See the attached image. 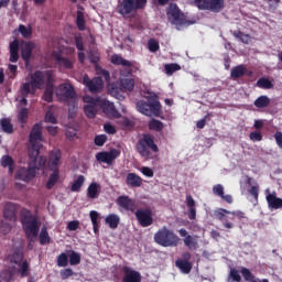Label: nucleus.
Listing matches in <instances>:
<instances>
[{"label": "nucleus", "instance_id": "7", "mask_svg": "<svg viewBox=\"0 0 282 282\" xmlns=\"http://www.w3.org/2000/svg\"><path fill=\"white\" fill-rule=\"evenodd\" d=\"M36 177V165L29 163V166H21L17 170L14 180L30 184Z\"/></svg>", "mask_w": 282, "mask_h": 282}, {"label": "nucleus", "instance_id": "40", "mask_svg": "<svg viewBox=\"0 0 282 282\" xmlns=\"http://www.w3.org/2000/svg\"><path fill=\"white\" fill-rule=\"evenodd\" d=\"M149 129L150 131H156L158 133H160V131L164 129V123L158 119H152L149 122Z\"/></svg>", "mask_w": 282, "mask_h": 282}, {"label": "nucleus", "instance_id": "51", "mask_svg": "<svg viewBox=\"0 0 282 282\" xmlns=\"http://www.w3.org/2000/svg\"><path fill=\"white\" fill-rule=\"evenodd\" d=\"M69 264L70 265H78L80 263V253L70 250L69 251Z\"/></svg>", "mask_w": 282, "mask_h": 282}, {"label": "nucleus", "instance_id": "9", "mask_svg": "<svg viewBox=\"0 0 282 282\" xmlns=\"http://www.w3.org/2000/svg\"><path fill=\"white\" fill-rule=\"evenodd\" d=\"M57 97L59 100H65L66 102L69 100L76 102V90H74L72 84H62L57 88Z\"/></svg>", "mask_w": 282, "mask_h": 282}, {"label": "nucleus", "instance_id": "54", "mask_svg": "<svg viewBox=\"0 0 282 282\" xmlns=\"http://www.w3.org/2000/svg\"><path fill=\"white\" fill-rule=\"evenodd\" d=\"M30 113V110L28 108H21L19 113H18V119L22 124H25L28 122V116Z\"/></svg>", "mask_w": 282, "mask_h": 282}, {"label": "nucleus", "instance_id": "32", "mask_svg": "<svg viewBox=\"0 0 282 282\" xmlns=\"http://www.w3.org/2000/svg\"><path fill=\"white\" fill-rule=\"evenodd\" d=\"M21 221L22 227L28 226V224H32V221H36V216L32 215V212L29 209H23L21 212Z\"/></svg>", "mask_w": 282, "mask_h": 282}, {"label": "nucleus", "instance_id": "38", "mask_svg": "<svg viewBox=\"0 0 282 282\" xmlns=\"http://www.w3.org/2000/svg\"><path fill=\"white\" fill-rule=\"evenodd\" d=\"M184 246L188 248V250H197V239L193 236L188 235L183 239Z\"/></svg>", "mask_w": 282, "mask_h": 282}, {"label": "nucleus", "instance_id": "45", "mask_svg": "<svg viewBox=\"0 0 282 282\" xmlns=\"http://www.w3.org/2000/svg\"><path fill=\"white\" fill-rule=\"evenodd\" d=\"M257 86L260 87V89H272L274 84H272L270 79L262 77L258 79Z\"/></svg>", "mask_w": 282, "mask_h": 282}, {"label": "nucleus", "instance_id": "50", "mask_svg": "<svg viewBox=\"0 0 282 282\" xmlns=\"http://www.w3.org/2000/svg\"><path fill=\"white\" fill-rule=\"evenodd\" d=\"M234 36L235 39H239L241 41V43H245V45H248V43H250V36L243 32H241L240 30L234 31Z\"/></svg>", "mask_w": 282, "mask_h": 282}, {"label": "nucleus", "instance_id": "48", "mask_svg": "<svg viewBox=\"0 0 282 282\" xmlns=\"http://www.w3.org/2000/svg\"><path fill=\"white\" fill-rule=\"evenodd\" d=\"M88 58L95 67H98V63H100V53L97 50H91L88 54Z\"/></svg>", "mask_w": 282, "mask_h": 282}, {"label": "nucleus", "instance_id": "33", "mask_svg": "<svg viewBox=\"0 0 282 282\" xmlns=\"http://www.w3.org/2000/svg\"><path fill=\"white\" fill-rule=\"evenodd\" d=\"M175 265L181 270V272H183V274H191V270H193V264L188 261L176 260Z\"/></svg>", "mask_w": 282, "mask_h": 282}, {"label": "nucleus", "instance_id": "63", "mask_svg": "<svg viewBox=\"0 0 282 282\" xmlns=\"http://www.w3.org/2000/svg\"><path fill=\"white\" fill-rule=\"evenodd\" d=\"M28 270H30V264L25 260V261L22 262V265H21V268L19 270L21 276H28V274H29Z\"/></svg>", "mask_w": 282, "mask_h": 282}, {"label": "nucleus", "instance_id": "34", "mask_svg": "<svg viewBox=\"0 0 282 282\" xmlns=\"http://www.w3.org/2000/svg\"><path fill=\"white\" fill-rule=\"evenodd\" d=\"M105 223L108 224L109 228L116 230L120 224V216L116 214H110L106 217Z\"/></svg>", "mask_w": 282, "mask_h": 282}, {"label": "nucleus", "instance_id": "30", "mask_svg": "<svg viewBox=\"0 0 282 282\" xmlns=\"http://www.w3.org/2000/svg\"><path fill=\"white\" fill-rule=\"evenodd\" d=\"M53 173L50 174L48 181L46 183L47 191H52L56 184H58V180L61 178V171L59 170H51Z\"/></svg>", "mask_w": 282, "mask_h": 282}, {"label": "nucleus", "instance_id": "12", "mask_svg": "<svg viewBox=\"0 0 282 282\" xmlns=\"http://www.w3.org/2000/svg\"><path fill=\"white\" fill-rule=\"evenodd\" d=\"M134 215L142 228H149V226H153V212H151V209H137Z\"/></svg>", "mask_w": 282, "mask_h": 282}, {"label": "nucleus", "instance_id": "47", "mask_svg": "<svg viewBox=\"0 0 282 282\" xmlns=\"http://www.w3.org/2000/svg\"><path fill=\"white\" fill-rule=\"evenodd\" d=\"M57 265L58 268H67V265H69V256H67L65 252H62L57 257Z\"/></svg>", "mask_w": 282, "mask_h": 282}, {"label": "nucleus", "instance_id": "39", "mask_svg": "<svg viewBox=\"0 0 282 282\" xmlns=\"http://www.w3.org/2000/svg\"><path fill=\"white\" fill-rule=\"evenodd\" d=\"M0 126L4 133H14V127L12 126V122L9 121V119H1Z\"/></svg>", "mask_w": 282, "mask_h": 282}, {"label": "nucleus", "instance_id": "61", "mask_svg": "<svg viewBox=\"0 0 282 282\" xmlns=\"http://www.w3.org/2000/svg\"><path fill=\"white\" fill-rule=\"evenodd\" d=\"M213 117V112H208L203 119L198 120L196 123L197 129H204L206 127V121Z\"/></svg>", "mask_w": 282, "mask_h": 282}, {"label": "nucleus", "instance_id": "3", "mask_svg": "<svg viewBox=\"0 0 282 282\" xmlns=\"http://www.w3.org/2000/svg\"><path fill=\"white\" fill-rule=\"evenodd\" d=\"M137 109L143 116H155V118H160L162 115V105L156 99H151L149 101L139 100L137 102Z\"/></svg>", "mask_w": 282, "mask_h": 282}, {"label": "nucleus", "instance_id": "36", "mask_svg": "<svg viewBox=\"0 0 282 282\" xmlns=\"http://www.w3.org/2000/svg\"><path fill=\"white\" fill-rule=\"evenodd\" d=\"M36 88L31 84V82H26L21 85L20 94L21 96H30V94H35Z\"/></svg>", "mask_w": 282, "mask_h": 282}, {"label": "nucleus", "instance_id": "49", "mask_svg": "<svg viewBox=\"0 0 282 282\" xmlns=\"http://www.w3.org/2000/svg\"><path fill=\"white\" fill-rule=\"evenodd\" d=\"M76 25L80 32H85L86 22H85V14L83 12H77Z\"/></svg>", "mask_w": 282, "mask_h": 282}, {"label": "nucleus", "instance_id": "27", "mask_svg": "<svg viewBox=\"0 0 282 282\" xmlns=\"http://www.w3.org/2000/svg\"><path fill=\"white\" fill-rule=\"evenodd\" d=\"M126 184L130 186V188H140V186H142V177L135 173H128Z\"/></svg>", "mask_w": 282, "mask_h": 282}, {"label": "nucleus", "instance_id": "18", "mask_svg": "<svg viewBox=\"0 0 282 282\" xmlns=\"http://www.w3.org/2000/svg\"><path fill=\"white\" fill-rule=\"evenodd\" d=\"M30 144H41L43 142V126L41 123H35L29 135Z\"/></svg>", "mask_w": 282, "mask_h": 282}, {"label": "nucleus", "instance_id": "31", "mask_svg": "<svg viewBox=\"0 0 282 282\" xmlns=\"http://www.w3.org/2000/svg\"><path fill=\"white\" fill-rule=\"evenodd\" d=\"M100 188V185L96 182L90 183V185L87 188V198L88 199H98V195H100V192L98 191Z\"/></svg>", "mask_w": 282, "mask_h": 282}, {"label": "nucleus", "instance_id": "16", "mask_svg": "<svg viewBox=\"0 0 282 282\" xmlns=\"http://www.w3.org/2000/svg\"><path fill=\"white\" fill-rule=\"evenodd\" d=\"M214 215H215L216 219H218V221H221L224 228H227L228 230L235 228V224H232L228 220L231 217V216H228V215H230V210L219 208L218 210H216L214 213Z\"/></svg>", "mask_w": 282, "mask_h": 282}, {"label": "nucleus", "instance_id": "41", "mask_svg": "<svg viewBox=\"0 0 282 282\" xmlns=\"http://www.w3.org/2000/svg\"><path fill=\"white\" fill-rule=\"evenodd\" d=\"M39 237H40L41 246H47V243H50L51 238H50V234L47 232V227H42Z\"/></svg>", "mask_w": 282, "mask_h": 282}, {"label": "nucleus", "instance_id": "13", "mask_svg": "<svg viewBox=\"0 0 282 282\" xmlns=\"http://www.w3.org/2000/svg\"><path fill=\"white\" fill-rule=\"evenodd\" d=\"M83 84L86 85L87 89L91 91V94H98V91H102V87H105V83L100 77L89 78V75H84Z\"/></svg>", "mask_w": 282, "mask_h": 282}, {"label": "nucleus", "instance_id": "4", "mask_svg": "<svg viewBox=\"0 0 282 282\" xmlns=\"http://www.w3.org/2000/svg\"><path fill=\"white\" fill-rule=\"evenodd\" d=\"M166 17L171 25H191V22L186 19V14L182 12L176 3H170L166 8Z\"/></svg>", "mask_w": 282, "mask_h": 282}, {"label": "nucleus", "instance_id": "19", "mask_svg": "<svg viewBox=\"0 0 282 282\" xmlns=\"http://www.w3.org/2000/svg\"><path fill=\"white\" fill-rule=\"evenodd\" d=\"M3 219L17 224V205L14 203L9 202L4 205Z\"/></svg>", "mask_w": 282, "mask_h": 282}, {"label": "nucleus", "instance_id": "35", "mask_svg": "<svg viewBox=\"0 0 282 282\" xmlns=\"http://www.w3.org/2000/svg\"><path fill=\"white\" fill-rule=\"evenodd\" d=\"M253 105L257 109H265V107H270V98L262 95L254 100Z\"/></svg>", "mask_w": 282, "mask_h": 282}, {"label": "nucleus", "instance_id": "37", "mask_svg": "<svg viewBox=\"0 0 282 282\" xmlns=\"http://www.w3.org/2000/svg\"><path fill=\"white\" fill-rule=\"evenodd\" d=\"M55 61L58 63V65L65 67V69H72V67H74V62L67 57L56 55Z\"/></svg>", "mask_w": 282, "mask_h": 282}, {"label": "nucleus", "instance_id": "21", "mask_svg": "<svg viewBox=\"0 0 282 282\" xmlns=\"http://www.w3.org/2000/svg\"><path fill=\"white\" fill-rule=\"evenodd\" d=\"M63 158V153L61 150H53L48 155V169L50 170H58V164H61V159Z\"/></svg>", "mask_w": 282, "mask_h": 282}, {"label": "nucleus", "instance_id": "10", "mask_svg": "<svg viewBox=\"0 0 282 282\" xmlns=\"http://www.w3.org/2000/svg\"><path fill=\"white\" fill-rule=\"evenodd\" d=\"M120 150L118 149H111L110 151H101L96 154L97 162H102L104 164H108V166H111L118 158H120Z\"/></svg>", "mask_w": 282, "mask_h": 282}, {"label": "nucleus", "instance_id": "59", "mask_svg": "<svg viewBox=\"0 0 282 282\" xmlns=\"http://www.w3.org/2000/svg\"><path fill=\"white\" fill-rule=\"evenodd\" d=\"M105 142H107L106 134H98L95 137V144L96 147H105Z\"/></svg>", "mask_w": 282, "mask_h": 282}, {"label": "nucleus", "instance_id": "46", "mask_svg": "<svg viewBox=\"0 0 282 282\" xmlns=\"http://www.w3.org/2000/svg\"><path fill=\"white\" fill-rule=\"evenodd\" d=\"M13 224L14 223H11L10 220H6V218H4V220H2L0 224V232L2 235H9V232H11V230H12Z\"/></svg>", "mask_w": 282, "mask_h": 282}, {"label": "nucleus", "instance_id": "43", "mask_svg": "<svg viewBox=\"0 0 282 282\" xmlns=\"http://www.w3.org/2000/svg\"><path fill=\"white\" fill-rule=\"evenodd\" d=\"M120 85L123 91H133L135 82H133V79H122Z\"/></svg>", "mask_w": 282, "mask_h": 282}, {"label": "nucleus", "instance_id": "62", "mask_svg": "<svg viewBox=\"0 0 282 282\" xmlns=\"http://www.w3.org/2000/svg\"><path fill=\"white\" fill-rule=\"evenodd\" d=\"M61 278L65 281L66 279H69V276H74V270L70 268L64 269L61 271Z\"/></svg>", "mask_w": 282, "mask_h": 282}, {"label": "nucleus", "instance_id": "25", "mask_svg": "<svg viewBox=\"0 0 282 282\" xmlns=\"http://www.w3.org/2000/svg\"><path fill=\"white\" fill-rule=\"evenodd\" d=\"M117 204L124 210H130L131 213L135 210V202H133L129 196H119L117 198Z\"/></svg>", "mask_w": 282, "mask_h": 282}, {"label": "nucleus", "instance_id": "22", "mask_svg": "<svg viewBox=\"0 0 282 282\" xmlns=\"http://www.w3.org/2000/svg\"><path fill=\"white\" fill-rule=\"evenodd\" d=\"M230 76L232 80H237L238 78H243V76H252V72H249L246 65L240 64L231 69Z\"/></svg>", "mask_w": 282, "mask_h": 282}, {"label": "nucleus", "instance_id": "53", "mask_svg": "<svg viewBox=\"0 0 282 282\" xmlns=\"http://www.w3.org/2000/svg\"><path fill=\"white\" fill-rule=\"evenodd\" d=\"M108 90L111 94V96H116V97L120 96V94H122V91H123L122 86L120 85L118 87V84L109 85Z\"/></svg>", "mask_w": 282, "mask_h": 282}, {"label": "nucleus", "instance_id": "15", "mask_svg": "<svg viewBox=\"0 0 282 282\" xmlns=\"http://www.w3.org/2000/svg\"><path fill=\"white\" fill-rule=\"evenodd\" d=\"M23 230L26 235V238L30 239V241H34V239L39 237V231L41 230V223H39V219L33 220L28 225H24Z\"/></svg>", "mask_w": 282, "mask_h": 282}, {"label": "nucleus", "instance_id": "64", "mask_svg": "<svg viewBox=\"0 0 282 282\" xmlns=\"http://www.w3.org/2000/svg\"><path fill=\"white\" fill-rule=\"evenodd\" d=\"M274 140H275V143L278 144L279 149H282V132L281 131H276L274 133Z\"/></svg>", "mask_w": 282, "mask_h": 282}, {"label": "nucleus", "instance_id": "56", "mask_svg": "<svg viewBox=\"0 0 282 282\" xmlns=\"http://www.w3.org/2000/svg\"><path fill=\"white\" fill-rule=\"evenodd\" d=\"M46 76V89H54V75L51 70L45 73Z\"/></svg>", "mask_w": 282, "mask_h": 282}, {"label": "nucleus", "instance_id": "29", "mask_svg": "<svg viewBox=\"0 0 282 282\" xmlns=\"http://www.w3.org/2000/svg\"><path fill=\"white\" fill-rule=\"evenodd\" d=\"M186 206L188 208L187 216L192 221L197 218V208H195V199L193 196H186Z\"/></svg>", "mask_w": 282, "mask_h": 282}, {"label": "nucleus", "instance_id": "57", "mask_svg": "<svg viewBox=\"0 0 282 282\" xmlns=\"http://www.w3.org/2000/svg\"><path fill=\"white\" fill-rule=\"evenodd\" d=\"M148 47L151 52L155 53L160 50V42H158L155 39H150L148 42Z\"/></svg>", "mask_w": 282, "mask_h": 282}, {"label": "nucleus", "instance_id": "23", "mask_svg": "<svg viewBox=\"0 0 282 282\" xmlns=\"http://www.w3.org/2000/svg\"><path fill=\"white\" fill-rule=\"evenodd\" d=\"M35 47L36 45L33 42H25L24 44H22L21 56L23 62L30 63V58H32V52Z\"/></svg>", "mask_w": 282, "mask_h": 282}, {"label": "nucleus", "instance_id": "60", "mask_svg": "<svg viewBox=\"0 0 282 282\" xmlns=\"http://www.w3.org/2000/svg\"><path fill=\"white\" fill-rule=\"evenodd\" d=\"M249 138L252 142H261V140H263V134L259 131H253L249 134Z\"/></svg>", "mask_w": 282, "mask_h": 282}, {"label": "nucleus", "instance_id": "1", "mask_svg": "<svg viewBox=\"0 0 282 282\" xmlns=\"http://www.w3.org/2000/svg\"><path fill=\"white\" fill-rule=\"evenodd\" d=\"M137 151L144 160H153V153H160L155 139L151 134H143L137 142Z\"/></svg>", "mask_w": 282, "mask_h": 282}, {"label": "nucleus", "instance_id": "58", "mask_svg": "<svg viewBox=\"0 0 282 282\" xmlns=\"http://www.w3.org/2000/svg\"><path fill=\"white\" fill-rule=\"evenodd\" d=\"M19 32L24 39H30L32 36V30L26 29V26L23 24L19 25Z\"/></svg>", "mask_w": 282, "mask_h": 282}, {"label": "nucleus", "instance_id": "11", "mask_svg": "<svg viewBox=\"0 0 282 282\" xmlns=\"http://www.w3.org/2000/svg\"><path fill=\"white\" fill-rule=\"evenodd\" d=\"M95 102L99 105V109H102V112L107 116V118H120L121 115L118 109H116L113 102L101 98Z\"/></svg>", "mask_w": 282, "mask_h": 282}, {"label": "nucleus", "instance_id": "5", "mask_svg": "<svg viewBox=\"0 0 282 282\" xmlns=\"http://www.w3.org/2000/svg\"><path fill=\"white\" fill-rule=\"evenodd\" d=\"M149 0H122L119 6L118 12L121 17H129L132 12H138V10H145Z\"/></svg>", "mask_w": 282, "mask_h": 282}, {"label": "nucleus", "instance_id": "20", "mask_svg": "<svg viewBox=\"0 0 282 282\" xmlns=\"http://www.w3.org/2000/svg\"><path fill=\"white\" fill-rule=\"evenodd\" d=\"M31 84L33 89H42L43 85H45V73L43 70H35L31 75Z\"/></svg>", "mask_w": 282, "mask_h": 282}, {"label": "nucleus", "instance_id": "42", "mask_svg": "<svg viewBox=\"0 0 282 282\" xmlns=\"http://www.w3.org/2000/svg\"><path fill=\"white\" fill-rule=\"evenodd\" d=\"M164 69L167 76H173V74H175V72H180V69H182V66H180V64H165L164 65Z\"/></svg>", "mask_w": 282, "mask_h": 282}, {"label": "nucleus", "instance_id": "14", "mask_svg": "<svg viewBox=\"0 0 282 282\" xmlns=\"http://www.w3.org/2000/svg\"><path fill=\"white\" fill-rule=\"evenodd\" d=\"M121 272L123 273V282H142V274L129 265H123Z\"/></svg>", "mask_w": 282, "mask_h": 282}, {"label": "nucleus", "instance_id": "8", "mask_svg": "<svg viewBox=\"0 0 282 282\" xmlns=\"http://www.w3.org/2000/svg\"><path fill=\"white\" fill-rule=\"evenodd\" d=\"M83 100L87 104L84 106V112L86 113L87 118H96L98 108H100V105L96 100H100V97L94 98L89 95H85Z\"/></svg>", "mask_w": 282, "mask_h": 282}, {"label": "nucleus", "instance_id": "6", "mask_svg": "<svg viewBox=\"0 0 282 282\" xmlns=\"http://www.w3.org/2000/svg\"><path fill=\"white\" fill-rule=\"evenodd\" d=\"M198 10H208L209 12L219 13L226 8L225 0H194Z\"/></svg>", "mask_w": 282, "mask_h": 282}, {"label": "nucleus", "instance_id": "28", "mask_svg": "<svg viewBox=\"0 0 282 282\" xmlns=\"http://www.w3.org/2000/svg\"><path fill=\"white\" fill-rule=\"evenodd\" d=\"M110 63H112V65H120L121 67H133L135 65V62L124 59L121 55L118 54L111 55Z\"/></svg>", "mask_w": 282, "mask_h": 282}, {"label": "nucleus", "instance_id": "2", "mask_svg": "<svg viewBox=\"0 0 282 282\" xmlns=\"http://www.w3.org/2000/svg\"><path fill=\"white\" fill-rule=\"evenodd\" d=\"M154 241L162 248H176V246H180V237L166 226L154 234Z\"/></svg>", "mask_w": 282, "mask_h": 282}, {"label": "nucleus", "instance_id": "52", "mask_svg": "<svg viewBox=\"0 0 282 282\" xmlns=\"http://www.w3.org/2000/svg\"><path fill=\"white\" fill-rule=\"evenodd\" d=\"M0 164L3 169H8V166H12L14 164V159L10 155H3L0 160Z\"/></svg>", "mask_w": 282, "mask_h": 282}, {"label": "nucleus", "instance_id": "17", "mask_svg": "<svg viewBox=\"0 0 282 282\" xmlns=\"http://www.w3.org/2000/svg\"><path fill=\"white\" fill-rule=\"evenodd\" d=\"M265 199L270 210H279L282 208V198L276 196V192L270 193V189H265Z\"/></svg>", "mask_w": 282, "mask_h": 282}, {"label": "nucleus", "instance_id": "44", "mask_svg": "<svg viewBox=\"0 0 282 282\" xmlns=\"http://www.w3.org/2000/svg\"><path fill=\"white\" fill-rule=\"evenodd\" d=\"M83 184H85V176L84 175H79L77 177V180L73 183L70 191L73 193H78V191H80V188H83Z\"/></svg>", "mask_w": 282, "mask_h": 282}, {"label": "nucleus", "instance_id": "24", "mask_svg": "<svg viewBox=\"0 0 282 282\" xmlns=\"http://www.w3.org/2000/svg\"><path fill=\"white\" fill-rule=\"evenodd\" d=\"M213 194L216 195V197H220L223 202H226V204H232V195L230 194H225L224 192V185L221 184H216L213 186Z\"/></svg>", "mask_w": 282, "mask_h": 282}, {"label": "nucleus", "instance_id": "26", "mask_svg": "<svg viewBox=\"0 0 282 282\" xmlns=\"http://www.w3.org/2000/svg\"><path fill=\"white\" fill-rule=\"evenodd\" d=\"M42 144L31 143V148L29 149V164H34L36 166V160H39V155L41 154Z\"/></svg>", "mask_w": 282, "mask_h": 282}, {"label": "nucleus", "instance_id": "55", "mask_svg": "<svg viewBox=\"0 0 282 282\" xmlns=\"http://www.w3.org/2000/svg\"><path fill=\"white\" fill-rule=\"evenodd\" d=\"M43 100H45V102H52L54 100V89L53 88H45L44 95H43Z\"/></svg>", "mask_w": 282, "mask_h": 282}]
</instances>
